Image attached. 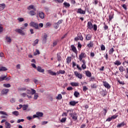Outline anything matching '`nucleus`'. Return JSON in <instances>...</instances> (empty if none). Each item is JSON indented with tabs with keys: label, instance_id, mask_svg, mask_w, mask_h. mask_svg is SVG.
<instances>
[{
	"label": "nucleus",
	"instance_id": "1",
	"mask_svg": "<svg viewBox=\"0 0 128 128\" xmlns=\"http://www.w3.org/2000/svg\"><path fill=\"white\" fill-rule=\"evenodd\" d=\"M87 28L90 30L94 28V30L96 32V30H98V26L96 24L92 25V22H88L87 24Z\"/></svg>",
	"mask_w": 128,
	"mask_h": 128
},
{
	"label": "nucleus",
	"instance_id": "2",
	"mask_svg": "<svg viewBox=\"0 0 128 128\" xmlns=\"http://www.w3.org/2000/svg\"><path fill=\"white\" fill-rule=\"evenodd\" d=\"M30 26H32V28H34L35 30H40V27L38 26V24L36 22H31L30 24Z\"/></svg>",
	"mask_w": 128,
	"mask_h": 128
},
{
	"label": "nucleus",
	"instance_id": "3",
	"mask_svg": "<svg viewBox=\"0 0 128 128\" xmlns=\"http://www.w3.org/2000/svg\"><path fill=\"white\" fill-rule=\"evenodd\" d=\"M86 57V54L84 52H82L80 55H79V60L80 62H82L84 60L82 58Z\"/></svg>",
	"mask_w": 128,
	"mask_h": 128
},
{
	"label": "nucleus",
	"instance_id": "4",
	"mask_svg": "<svg viewBox=\"0 0 128 128\" xmlns=\"http://www.w3.org/2000/svg\"><path fill=\"white\" fill-rule=\"evenodd\" d=\"M74 74H75L76 78H78L80 80H82V75L80 73L78 72L77 71H74Z\"/></svg>",
	"mask_w": 128,
	"mask_h": 128
},
{
	"label": "nucleus",
	"instance_id": "5",
	"mask_svg": "<svg viewBox=\"0 0 128 128\" xmlns=\"http://www.w3.org/2000/svg\"><path fill=\"white\" fill-rule=\"evenodd\" d=\"M10 92L8 89H3L0 92L1 96H4V94H8V92Z\"/></svg>",
	"mask_w": 128,
	"mask_h": 128
},
{
	"label": "nucleus",
	"instance_id": "6",
	"mask_svg": "<svg viewBox=\"0 0 128 128\" xmlns=\"http://www.w3.org/2000/svg\"><path fill=\"white\" fill-rule=\"evenodd\" d=\"M103 85L106 88H108V90H110V85L106 81H104L103 82Z\"/></svg>",
	"mask_w": 128,
	"mask_h": 128
},
{
	"label": "nucleus",
	"instance_id": "7",
	"mask_svg": "<svg viewBox=\"0 0 128 128\" xmlns=\"http://www.w3.org/2000/svg\"><path fill=\"white\" fill-rule=\"evenodd\" d=\"M77 14H86V10H84L82 8H78Z\"/></svg>",
	"mask_w": 128,
	"mask_h": 128
},
{
	"label": "nucleus",
	"instance_id": "8",
	"mask_svg": "<svg viewBox=\"0 0 128 128\" xmlns=\"http://www.w3.org/2000/svg\"><path fill=\"white\" fill-rule=\"evenodd\" d=\"M15 32H18V34H20L21 36H24V32L22 31V29H16Z\"/></svg>",
	"mask_w": 128,
	"mask_h": 128
},
{
	"label": "nucleus",
	"instance_id": "9",
	"mask_svg": "<svg viewBox=\"0 0 128 128\" xmlns=\"http://www.w3.org/2000/svg\"><path fill=\"white\" fill-rule=\"evenodd\" d=\"M18 90L20 92H26V90H27V94H30V90H27L26 88H18Z\"/></svg>",
	"mask_w": 128,
	"mask_h": 128
},
{
	"label": "nucleus",
	"instance_id": "10",
	"mask_svg": "<svg viewBox=\"0 0 128 128\" xmlns=\"http://www.w3.org/2000/svg\"><path fill=\"white\" fill-rule=\"evenodd\" d=\"M72 118L74 120H78V114H76V112H74L73 113V115H72Z\"/></svg>",
	"mask_w": 128,
	"mask_h": 128
},
{
	"label": "nucleus",
	"instance_id": "11",
	"mask_svg": "<svg viewBox=\"0 0 128 128\" xmlns=\"http://www.w3.org/2000/svg\"><path fill=\"white\" fill-rule=\"evenodd\" d=\"M82 68L83 70H86V62L84 60H82Z\"/></svg>",
	"mask_w": 128,
	"mask_h": 128
},
{
	"label": "nucleus",
	"instance_id": "12",
	"mask_svg": "<svg viewBox=\"0 0 128 128\" xmlns=\"http://www.w3.org/2000/svg\"><path fill=\"white\" fill-rule=\"evenodd\" d=\"M42 38L43 42H46V40H48V34H44Z\"/></svg>",
	"mask_w": 128,
	"mask_h": 128
},
{
	"label": "nucleus",
	"instance_id": "13",
	"mask_svg": "<svg viewBox=\"0 0 128 128\" xmlns=\"http://www.w3.org/2000/svg\"><path fill=\"white\" fill-rule=\"evenodd\" d=\"M28 10H34V12L36 11V8H34V5H30V6H29L28 7Z\"/></svg>",
	"mask_w": 128,
	"mask_h": 128
},
{
	"label": "nucleus",
	"instance_id": "14",
	"mask_svg": "<svg viewBox=\"0 0 128 128\" xmlns=\"http://www.w3.org/2000/svg\"><path fill=\"white\" fill-rule=\"evenodd\" d=\"M71 48L74 52L75 54H78V50H76V48L74 45H72L71 46Z\"/></svg>",
	"mask_w": 128,
	"mask_h": 128
},
{
	"label": "nucleus",
	"instance_id": "15",
	"mask_svg": "<svg viewBox=\"0 0 128 128\" xmlns=\"http://www.w3.org/2000/svg\"><path fill=\"white\" fill-rule=\"evenodd\" d=\"M114 64L115 66H120V64H122V62L119 60H116L114 62Z\"/></svg>",
	"mask_w": 128,
	"mask_h": 128
},
{
	"label": "nucleus",
	"instance_id": "16",
	"mask_svg": "<svg viewBox=\"0 0 128 128\" xmlns=\"http://www.w3.org/2000/svg\"><path fill=\"white\" fill-rule=\"evenodd\" d=\"M36 70H38V72H44V69H42V67L38 66L36 68Z\"/></svg>",
	"mask_w": 128,
	"mask_h": 128
},
{
	"label": "nucleus",
	"instance_id": "17",
	"mask_svg": "<svg viewBox=\"0 0 128 128\" xmlns=\"http://www.w3.org/2000/svg\"><path fill=\"white\" fill-rule=\"evenodd\" d=\"M78 102H76V101H70L69 103V104L70 106H76V104H78Z\"/></svg>",
	"mask_w": 128,
	"mask_h": 128
},
{
	"label": "nucleus",
	"instance_id": "18",
	"mask_svg": "<svg viewBox=\"0 0 128 128\" xmlns=\"http://www.w3.org/2000/svg\"><path fill=\"white\" fill-rule=\"evenodd\" d=\"M6 8V4H0V11L2 12V10H4Z\"/></svg>",
	"mask_w": 128,
	"mask_h": 128
},
{
	"label": "nucleus",
	"instance_id": "19",
	"mask_svg": "<svg viewBox=\"0 0 128 128\" xmlns=\"http://www.w3.org/2000/svg\"><path fill=\"white\" fill-rule=\"evenodd\" d=\"M39 16L40 18H42V20L44 18V13L43 12H39Z\"/></svg>",
	"mask_w": 128,
	"mask_h": 128
},
{
	"label": "nucleus",
	"instance_id": "20",
	"mask_svg": "<svg viewBox=\"0 0 128 128\" xmlns=\"http://www.w3.org/2000/svg\"><path fill=\"white\" fill-rule=\"evenodd\" d=\"M126 126V124L124 123V122H123L122 123L118 124L116 126V128H122V126Z\"/></svg>",
	"mask_w": 128,
	"mask_h": 128
},
{
	"label": "nucleus",
	"instance_id": "21",
	"mask_svg": "<svg viewBox=\"0 0 128 128\" xmlns=\"http://www.w3.org/2000/svg\"><path fill=\"white\" fill-rule=\"evenodd\" d=\"M87 46L89 48H94V43L90 41L89 44H87Z\"/></svg>",
	"mask_w": 128,
	"mask_h": 128
},
{
	"label": "nucleus",
	"instance_id": "22",
	"mask_svg": "<svg viewBox=\"0 0 128 128\" xmlns=\"http://www.w3.org/2000/svg\"><path fill=\"white\" fill-rule=\"evenodd\" d=\"M78 36L80 40H81V41L84 40V37H82V33H78Z\"/></svg>",
	"mask_w": 128,
	"mask_h": 128
},
{
	"label": "nucleus",
	"instance_id": "23",
	"mask_svg": "<svg viewBox=\"0 0 128 128\" xmlns=\"http://www.w3.org/2000/svg\"><path fill=\"white\" fill-rule=\"evenodd\" d=\"M85 72L86 76H88V78H90L92 76V73L90 72L87 70Z\"/></svg>",
	"mask_w": 128,
	"mask_h": 128
},
{
	"label": "nucleus",
	"instance_id": "24",
	"mask_svg": "<svg viewBox=\"0 0 128 128\" xmlns=\"http://www.w3.org/2000/svg\"><path fill=\"white\" fill-rule=\"evenodd\" d=\"M92 35H90V34H88V35H86V40H92Z\"/></svg>",
	"mask_w": 128,
	"mask_h": 128
},
{
	"label": "nucleus",
	"instance_id": "25",
	"mask_svg": "<svg viewBox=\"0 0 128 128\" xmlns=\"http://www.w3.org/2000/svg\"><path fill=\"white\" fill-rule=\"evenodd\" d=\"M6 40L7 42H8L9 44H10V42H12V38H10V36H6Z\"/></svg>",
	"mask_w": 128,
	"mask_h": 128
},
{
	"label": "nucleus",
	"instance_id": "26",
	"mask_svg": "<svg viewBox=\"0 0 128 128\" xmlns=\"http://www.w3.org/2000/svg\"><path fill=\"white\" fill-rule=\"evenodd\" d=\"M48 72L51 76H56V72H54L53 71H52V70H48Z\"/></svg>",
	"mask_w": 128,
	"mask_h": 128
},
{
	"label": "nucleus",
	"instance_id": "27",
	"mask_svg": "<svg viewBox=\"0 0 128 128\" xmlns=\"http://www.w3.org/2000/svg\"><path fill=\"white\" fill-rule=\"evenodd\" d=\"M36 114H37V116H38V118H40V117L42 118L44 116V113L42 112H36Z\"/></svg>",
	"mask_w": 128,
	"mask_h": 128
},
{
	"label": "nucleus",
	"instance_id": "28",
	"mask_svg": "<svg viewBox=\"0 0 128 128\" xmlns=\"http://www.w3.org/2000/svg\"><path fill=\"white\" fill-rule=\"evenodd\" d=\"M72 86H78V83L76 82H72L70 84Z\"/></svg>",
	"mask_w": 128,
	"mask_h": 128
},
{
	"label": "nucleus",
	"instance_id": "29",
	"mask_svg": "<svg viewBox=\"0 0 128 128\" xmlns=\"http://www.w3.org/2000/svg\"><path fill=\"white\" fill-rule=\"evenodd\" d=\"M119 70H120V72H124V70H126V69L124 68V66H120L119 67Z\"/></svg>",
	"mask_w": 128,
	"mask_h": 128
},
{
	"label": "nucleus",
	"instance_id": "30",
	"mask_svg": "<svg viewBox=\"0 0 128 128\" xmlns=\"http://www.w3.org/2000/svg\"><path fill=\"white\" fill-rule=\"evenodd\" d=\"M57 60H58V62L62 60V56H60V53L57 54Z\"/></svg>",
	"mask_w": 128,
	"mask_h": 128
},
{
	"label": "nucleus",
	"instance_id": "31",
	"mask_svg": "<svg viewBox=\"0 0 128 128\" xmlns=\"http://www.w3.org/2000/svg\"><path fill=\"white\" fill-rule=\"evenodd\" d=\"M29 14H30V16H36V12L34 10H30L29 12Z\"/></svg>",
	"mask_w": 128,
	"mask_h": 128
},
{
	"label": "nucleus",
	"instance_id": "32",
	"mask_svg": "<svg viewBox=\"0 0 128 128\" xmlns=\"http://www.w3.org/2000/svg\"><path fill=\"white\" fill-rule=\"evenodd\" d=\"M68 112H72V110H67V112H63L62 114V116H68Z\"/></svg>",
	"mask_w": 128,
	"mask_h": 128
},
{
	"label": "nucleus",
	"instance_id": "33",
	"mask_svg": "<svg viewBox=\"0 0 128 128\" xmlns=\"http://www.w3.org/2000/svg\"><path fill=\"white\" fill-rule=\"evenodd\" d=\"M5 126H6V128H11L10 124L8 122H5Z\"/></svg>",
	"mask_w": 128,
	"mask_h": 128
},
{
	"label": "nucleus",
	"instance_id": "34",
	"mask_svg": "<svg viewBox=\"0 0 128 128\" xmlns=\"http://www.w3.org/2000/svg\"><path fill=\"white\" fill-rule=\"evenodd\" d=\"M28 104L22 105L23 110H28Z\"/></svg>",
	"mask_w": 128,
	"mask_h": 128
},
{
	"label": "nucleus",
	"instance_id": "35",
	"mask_svg": "<svg viewBox=\"0 0 128 128\" xmlns=\"http://www.w3.org/2000/svg\"><path fill=\"white\" fill-rule=\"evenodd\" d=\"M8 68L4 66H2L0 68V72H6V70H7Z\"/></svg>",
	"mask_w": 128,
	"mask_h": 128
},
{
	"label": "nucleus",
	"instance_id": "36",
	"mask_svg": "<svg viewBox=\"0 0 128 128\" xmlns=\"http://www.w3.org/2000/svg\"><path fill=\"white\" fill-rule=\"evenodd\" d=\"M66 73V71L64 70H60L58 72H57L58 74H64Z\"/></svg>",
	"mask_w": 128,
	"mask_h": 128
},
{
	"label": "nucleus",
	"instance_id": "37",
	"mask_svg": "<svg viewBox=\"0 0 128 128\" xmlns=\"http://www.w3.org/2000/svg\"><path fill=\"white\" fill-rule=\"evenodd\" d=\"M54 28H56V30H58V28H60V25L57 23H54Z\"/></svg>",
	"mask_w": 128,
	"mask_h": 128
},
{
	"label": "nucleus",
	"instance_id": "38",
	"mask_svg": "<svg viewBox=\"0 0 128 128\" xmlns=\"http://www.w3.org/2000/svg\"><path fill=\"white\" fill-rule=\"evenodd\" d=\"M64 6L65 8H70V3H68L67 2H64Z\"/></svg>",
	"mask_w": 128,
	"mask_h": 128
},
{
	"label": "nucleus",
	"instance_id": "39",
	"mask_svg": "<svg viewBox=\"0 0 128 128\" xmlns=\"http://www.w3.org/2000/svg\"><path fill=\"white\" fill-rule=\"evenodd\" d=\"M72 62V57H68L66 58V62L68 64H70V62Z\"/></svg>",
	"mask_w": 128,
	"mask_h": 128
},
{
	"label": "nucleus",
	"instance_id": "40",
	"mask_svg": "<svg viewBox=\"0 0 128 128\" xmlns=\"http://www.w3.org/2000/svg\"><path fill=\"white\" fill-rule=\"evenodd\" d=\"M74 96L76 98H78V96H80V92H78V91H75L74 92Z\"/></svg>",
	"mask_w": 128,
	"mask_h": 128
},
{
	"label": "nucleus",
	"instance_id": "41",
	"mask_svg": "<svg viewBox=\"0 0 128 128\" xmlns=\"http://www.w3.org/2000/svg\"><path fill=\"white\" fill-rule=\"evenodd\" d=\"M114 52V48H111L108 51L109 54H112Z\"/></svg>",
	"mask_w": 128,
	"mask_h": 128
},
{
	"label": "nucleus",
	"instance_id": "42",
	"mask_svg": "<svg viewBox=\"0 0 128 128\" xmlns=\"http://www.w3.org/2000/svg\"><path fill=\"white\" fill-rule=\"evenodd\" d=\"M36 52H34V56H38V54H40V50L38 49L36 50Z\"/></svg>",
	"mask_w": 128,
	"mask_h": 128
},
{
	"label": "nucleus",
	"instance_id": "43",
	"mask_svg": "<svg viewBox=\"0 0 128 128\" xmlns=\"http://www.w3.org/2000/svg\"><path fill=\"white\" fill-rule=\"evenodd\" d=\"M91 88H98V85L96 84H91Z\"/></svg>",
	"mask_w": 128,
	"mask_h": 128
},
{
	"label": "nucleus",
	"instance_id": "44",
	"mask_svg": "<svg viewBox=\"0 0 128 128\" xmlns=\"http://www.w3.org/2000/svg\"><path fill=\"white\" fill-rule=\"evenodd\" d=\"M56 100H62V94H58V96H56Z\"/></svg>",
	"mask_w": 128,
	"mask_h": 128
},
{
	"label": "nucleus",
	"instance_id": "45",
	"mask_svg": "<svg viewBox=\"0 0 128 128\" xmlns=\"http://www.w3.org/2000/svg\"><path fill=\"white\" fill-rule=\"evenodd\" d=\"M114 18V14H111L109 15V21L110 22Z\"/></svg>",
	"mask_w": 128,
	"mask_h": 128
},
{
	"label": "nucleus",
	"instance_id": "46",
	"mask_svg": "<svg viewBox=\"0 0 128 128\" xmlns=\"http://www.w3.org/2000/svg\"><path fill=\"white\" fill-rule=\"evenodd\" d=\"M12 114H14V116H18L19 114L18 111H14L12 112Z\"/></svg>",
	"mask_w": 128,
	"mask_h": 128
},
{
	"label": "nucleus",
	"instance_id": "47",
	"mask_svg": "<svg viewBox=\"0 0 128 128\" xmlns=\"http://www.w3.org/2000/svg\"><path fill=\"white\" fill-rule=\"evenodd\" d=\"M3 86L4 88H10L11 86L10 84H4Z\"/></svg>",
	"mask_w": 128,
	"mask_h": 128
},
{
	"label": "nucleus",
	"instance_id": "48",
	"mask_svg": "<svg viewBox=\"0 0 128 128\" xmlns=\"http://www.w3.org/2000/svg\"><path fill=\"white\" fill-rule=\"evenodd\" d=\"M38 44V39H36L34 41V44H33V46H36V44Z\"/></svg>",
	"mask_w": 128,
	"mask_h": 128
},
{
	"label": "nucleus",
	"instance_id": "49",
	"mask_svg": "<svg viewBox=\"0 0 128 128\" xmlns=\"http://www.w3.org/2000/svg\"><path fill=\"white\" fill-rule=\"evenodd\" d=\"M126 74H125L124 76H125V78H128V68H126Z\"/></svg>",
	"mask_w": 128,
	"mask_h": 128
},
{
	"label": "nucleus",
	"instance_id": "50",
	"mask_svg": "<svg viewBox=\"0 0 128 128\" xmlns=\"http://www.w3.org/2000/svg\"><path fill=\"white\" fill-rule=\"evenodd\" d=\"M118 116L116 114L114 115H113L112 116H111V118H112V120H116V118Z\"/></svg>",
	"mask_w": 128,
	"mask_h": 128
},
{
	"label": "nucleus",
	"instance_id": "51",
	"mask_svg": "<svg viewBox=\"0 0 128 128\" xmlns=\"http://www.w3.org/2000/svg\"><path fill=\"white\" fill-rule=\"evenodd\" d=\"M104 30H108V26L106 24V22H104Z\"/></svg>",
	"mask_w": 128,
	"mask_h": 128
},
{
	"label": "nucleus",
	"instance_id": "52",
	"mask_svg": "<svg viewBox=\"0 0 128 128\" xmlns=\"http://www.w3.org/2000/svg\"><path fill=\"white\" fill-rule=\"evenodd\" d=\"M100 48H101V50H106V46L104 44H102L100 46Z\"/></svg>",
	"mask_w": 128,
	"mask_h": 128
},
{
	"label": "nucleus",
	"instance_id": "53",
	"mask_svg": "<svg viewBox=\"0 0 128 128\" xmlns=\"http://www.w3.org/2000/svg\"><path fill=\"white\" fill-rule=\"evenodd\" d=\"M31 90H32L31 94L32 95L34 94L36 92V91L34 89L31 88Z\"/></svg>",
	"mask_w": 128,
	"mask_h": 128
},
{
	"label": "nucleus",
	"instance_id": "54",
	"mask_svg": "<svg viewBox=\"0 0 128 128\" xmlns=\"http://www.w3.org/2000/svg\"><path fill=\"white\" fill-rule=\"evenodd\" d=\"M6 78V76H4L3 77H0V82H2V80H4Z\"/></svg>",
	"mask_w": 128,
	"mask_h": 128
},
{
	"label": "nucleus",
	"instance_id": "55",
	"mask_svg": "<svg viewBox=\"0 0 128 128\" xmlns=\"http://www.w3.org/2000/svg\"><path fill=\"white\" fill-rule=\"evenodd\" d=\"M0 114H4V116H8V114H6V112H4V111H0Z\"/></svg>",
	"mask_w": 128,
	"mask_h": 128
},
{
	"label": "nucleus",
	"instance_id": "56",
	"mask_svg": "<svg viewBox=\"0 0 128 128\" xmlns=\"http://www.w3.org/2000/svg\"><path fill=\"white\" fill-rule=\"evenodd\" d=\"M66 118H62L60 120V122H66Z\"/></svg>",
	"mask_w": 128,
	"mask_h": 128
},
{
	"label": "nucleus",
	"instance_id": "57",
	"mask_svg": "<svg viewBox=\"0 0 128 128\" xmlns=\"http://www.w3.org/2000/svg\"><path fill=\"white\" fill-rule=\"evenodd\" d=\"M88 90V88L86 87V86H83V92H85Z\"/></svg>",
	"mask_w": 128,
	"mask_h": 128
},
{
	"label": "nucleus",
	"instance_id": "58",
	"mask_svg": "<svg viewBox=\"0 0 128 128\" xmlns=\"http://www.w3.org/2000/svg\"><path fill=\"white\" fill-rule=\"evenodd\" d=\"M46 28H50V26H52V24L50 22H48L46 24Z\"/></svg>",
	"mask_w": 128,
	"mask_h": 128
},
{
	"label": "nucleus",
	"instance_id": "59",
	"mask_svg": "<svg viewBox=\"0 0 128 128\" xmlns=\"http://www.w3.org/2000/svg\"><path fill=\"white\" fill-rule=\"evenodd\" d=\"M38 94H35L34 95V100H38Z\"/></svg>",
	"mask_w": 128,
	"mask_h": 128
},
{
	"label": "nucleus",
	"instance_id": "60",
	"mask_svg": "<svg viewBox=\"0 0 128 128\" xmlns=\"http://www.w3.org/2000/svg\"><path fill=\"white\" fill-rule=\"evenodd\" d=\"M58 44V41L56 40L53 42L52 46H56Z\"/></svg>",
	"mask_w": 128,
	"mask_h": 128
},
{
	"label": "nucleus",
	"instance_id": "61",
	"mask_svg": "<svg viewBox=\"0 0 128 128\" xmlns=\"http://www.w3.org/2000/svg\"><path fill=\"white\" fill-rule=\"evenodd\" d=\"M92 4H95V6H96V4H98V0H95L94 1V2H92Z\"/></svg>",
	"mask_w": 128,
	"mask_h": 128
},
{
	"label": "nucleus",
	"instance_id": "62",
	"mask_svg": "<svg viewBox=\"0 0 128 128\" xmlns=\"http://www.w3.org/2000/svg\"><path fill=\"white\" fill-rule=\"evenodd\" d=\"M24 122V119H19L18 120L17 122L18 124H20V122Z\"/></svg>",
	"mask_w": 128,
	"mask_h": 128
},
{
	"label": "nucleus",
	"instance_id": "63",
	"mask_svg": "<svg viewBox=\"0 0 128 128\" xmlns=\"http://www.w3.org/2000/svg\"><path fill=\"white\" fill-rule=\"evenodd\" d=\"M18 20L20 21V22H24V18H18Z\"/></svg>",
	"mask_w": 128,
	"mask_h": 128
},
{
	"label": "nucleus",
	"instance_id": "64",
	"mask_svg": "<svg viewBox=\"0 0 128 128\" xmlns=\"http://www.w3.org/2000/svg\"><path fill=\"white\" fill-rule=\"evenodd\" d=\"M62 22H64V20H59L58 22V24L60 26V24H62Z\"/></svg>",
	"mask_w": 128,
	"mask_h": 128
}]
</instances>
